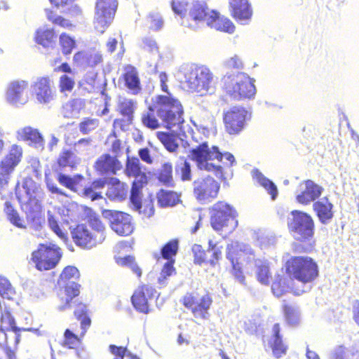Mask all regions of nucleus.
I'll list each match as a JSON object with an SVG mask.
<instances>
[{"label": "nucleus", "mask_w": 359, "mask_h": 359, "mask_svg": "<svg viewBox=\"0 0 359 359\" xmlns=\"http://www.w3.org/2000/svg\"><path fill=\"white\" fill-rule=\"evenodd\" d=\"M148 109L156 111L165 128L172 130L180 128L184 123V109L180 101L172 94L157 95L151 97Z\"/></svg>", "instance_id": "nucleus-1"}, {"label": "nucleus", "mask_w": 359, "mask_h": 359, "mask_svg": "<svg viewBox=\"0 0 359 359\" xmlns=\"http://www.w3.org/2000/svg\"><path fill=\"white\" fill-rule=\"evenodd\" d=\"M189 157L196 163L198 170L213 172L218 179L221 180L224 179L222 167L210 161L215 159L222 161L224 157L230 163L231 166L236 162L233 154L229 152L222 154L217 146L210 148L207 142H203L196 147L190 149Z\"/></svg>", "instance_id": "nucleus-2"}, {"label": "nucleus", "mask_w": 359, "mask_h": 359, "mask_svg": "<svg viewBox=\"0 0 359 359\" xmlns=\"http://www.w3.org/2000/svg\"><path fill=\"white\" fill-rule=\"evenodd\" d=\"M41 189L40 186L32 178L24 180L21 187L16 189V196L21 205L22 209L27 214V219H32L36 225H40L41 204L39 198Z\"/></svg>", "instance_id": "nucleus-3"}, {"label": "nucleus", "mask_w": 359, "mask_h": 359, "mask_svg": "<svg viewBox=\"0 0 359 359\" xmlns=\"http://www.w3.org/2000/svg\"><path fill=\"white\" fill-rule=\"evenodd\" d=\"M183 74L184 84L192 92L201 95L215 92L214 76L208 67L191 64L183 68Z\"/></svg>", "instance_id": "nucleus-4"}, {"label": "nucleus", "mask_w": 359, "mask_h": 359, "mask_svg": "<svg viewBox=\"0 0 359 359\" xmlns=\"http://www.w3.org/2000/svg\"><path fill=\"white\" fill-rule=\"evenodd\" d=\"M255 80L241 72L226 73L223 79V88L233 99L241 100L252 99L256 94Z\"/></svg>", "instance_id": "nucleus-5"}, {"label": "nucleus", "mask_w": 359, "mask_h": 359, "mask_svg": "<svg viewBox=\"0 0 359 359\" xmlns=\"http://www.w3.org/2000/svg\"><path fill=\"white\" fill-rule=\"evenodd\" d=\"M286 273L290 277L303 283H312L319 275L317 263L307 256H294L285 264Z\"/></svg>", "instance_id": "nucleus-6"}, {"label": "nucleus", "mask_w": 359, "mask_h": 359, "mask_svg": "<svg viewBox=\"0 0 359 359\" xmlns=\"http://www.w3.org/2000/svg\"><path fill=\"white\" fill-rule=\"evenodd\" d=\"M125 171L128 177L135 178L130 190V201L133 208L140 212L142 208V189L147 184L148 177L142 170L140 160L136 157L128 158Z\"/></svg>", "instance_id": "nucleus-7"}, {"label": "nucleus", "mask_w": 359, "mask_h": 359, "mask_svg": "<svg viewBox=\"0 0 359 359\" xmlns=\"http://www.w3.org/2000/svg\"><path fill=\"white\" fill-rule=\"evenodd\" d=\"M287 219L290 232L296 241L309 243L314 236L315 224L312 217L303 211L294 210Z\"/></svg>", "instance_id": "nucleus-8"}, {"label": "nucleus", "mask_w": 359, "mask_h": 359, "mask_svg": "<svg viewBox=\"0 0 359 359\" xmlns=\"http://www.w3.org/2000/svg\"><path fill=\"white\" fill-rule=\"evenodd\" d=\"M237 213L229 204L219 201L210 209V224L216 231L228 228L229 231H233L237 225L236 219Z\"/></svg>", "instance_id": "nucleus-9"}, {"label": "nucleus", "mask_w": 359, "mask_h": 359, "mask_svg": "<svg viewBox=\"0 0 359 359\" xmlns=\"http://www.w3.org/2000/svg\"><path fill=\"white\" fill-rule=\"evenodd\" d=\"M62 257L61 250L54 244H41L32 254V260L37 269L49 270L54 268Z\"/></svg>", "instance_id": "nucleus-10"}, {"label": "nucleus", "mask_w": 359, "mask_h": 359, "mask_svg": "<svg viewBox=\"0 0 359 359\" xmlns=\"http://www.w3.org/2000/svg\"><path fill=\"white\" fill-rule=\"evenodd\" d=\"M81 285L76 282H69V309H74V315L76 320L81 323V337H83L88 329L90 327L91 319L88 316V309L87 305L73 300L80 294Z\"/></svg>", "instance_id": "nucleus-11"}, {"label": "nucleus", "mask_w": 359, "mask_h": 359, "mask_svg": "<svg viewBox=\"0 0 359 359\" xmlns=\"http://www.w3.org/2000/svg\"><path fill=\"white\" fill-rule=\"evenodd\" d=\"M116 0H97L94 18L95 29L103 34L109 26L116 11Z\"/></svg>", "instance_id": "nucleus-12"}, {"label": "nucleus", "mask_w": 359, "mask_h": 359, "mask_svg": "<svg viewBox=\"0 0 359 359\" xmlns=\"http://www.w3.org/2000/svg\"><path fill=\"white\" fill-rule=\"evenodd\" d=\"M183 305L191 311L195 318L208 319V312L212 304V298L209 293L198 297L196 293H187L182 299Z\"/></svg>", "instance_id": "nucleus-13"}, {"label": "nucleus", "mask_w": 359, "mask_h": 359, "mask_svg": "<svg viewBox=\"0 0 359 359\" xmlns=\"http://www.w3.org/2000/svg\"><path fill=\"white\" fill-rule=\"evenodd\" d=\"M102 216L109 220L111 229L119 236H126L133 233L132 217L123 212L104 210Z\"/></svg>", "instance_id": "nucleus-14"}, {"label": "nucleus", "mask_w": 359, "mask_h": 359, "mask_svg": "<svg viewBox=\"0 0 359 359\" xmlns=\"http://www.w3.org/2000/svg\"><path fill=\"white\" fill-rule=\"evenodd\" d=\"M22 147L16 144L10 147L8 153L0 162V185L7 184L11 174L20 163L22 158Z\"/></svg>", "instance_id": "nucleus-15"}, {"label": "nucleus", "mask_w": 359, "mask_h": 359, "mask_svg": "<svg viewBox=\"0 0 359 359\" xmlns=\"http://www.w3.org/2000/svg\"><path fill=\"white\" fill-rule=\"evenodd\" d=\"M219 188V184L210 176L198 178L193 182L194 195L201 203H208L216 198Z\"/></svg>", "instance_id": "nucleus-16"}, {"label": "nucleus", "mask_w": 359, "mask_h": 359, "mask_svg": "<svg viewBox=\"0 0 359 359\" xmlns=\"http://www.w3.org/2000/svg\"><path fill=\"white\" fill-rule=\"evenodd\" d=\"M250 118V114L243 107H233L224 114L226 130L230 135H237L245 128V123Z\"/></svg>", "instance_id": "nucleus-17"}, {"label": "nucleus", "mask_w": 359, "mask_h": 359, "mask_svg": "<svg viewBox=\"0 0 359 359\" xmlns=\"http://www.w3.org/2000/svg\"><path fill=\"white\" fill-rule=\"evenodd\" d=\"M324 189L311 180L301 182L296 192V201L302 205H309L316 201L322 195Z\"/></svg>", "instance_id": "nucleus-18"}, {"label": "nucleus", "mask_w": 359, "mask_h": 359, "mask_svg": "<svg viewBox=\"0 0 359 359\" xmlns=\"http://www.w3.org/2000/svg\"><path fill=\"white\" fill-rule=\"evenodd\" d=\"M71 234L75 244L85 249H91L104 241L102 234H92L85 224H78Z\"/></svg>", "instance_id": "nucleus-19"}, {"label": "nucleus", "mask_w": 359, "mask_h": 359, "mask_svg": "<svg viewBox=\"0 0 359 359\" xmlns=\"http://www.w3.org/2000/svg\"><path fill=\"white\" fill-rule=\"evenodd\" d=\"M33 94L40 103L47 104L53 100L55 93L48 76L39 77L32 85Z\"/></svg>", "instance_id": "nucleus-20"}, {"label": "nucleus", "mask_w": 359, "mask_h": 359, "mask_svg": "<svg viewBox=\"0 0 359 359\" xmlns=\"http://www.w3.org/2000/svg\"><path fill=\"white\" fill-rule=\"evenodd\" d=\"M231 16L241 25H248L252 15V9L248 0H229Z\"/></svg>", "instance_id": "nucleus-21"}, {"label": "nucleus", "mask_w": 359, "mask_h": 359, "mask_svg": "<svg viewBox=\"0 0 359 359\" xmlns=\"http://www.w3.org/2000/svg\"><path fill=\"white\" fill-rule=\"evenodd\" d=\"M210 15V11H209L205 1H194L189 9V17L191 20L194 22V24H192L188 21L187 22L183 21L182 25L184 26L190 27L194 30H196L198 28L197 24L203 21L207 22Z\"/></svg>", "instance_id": "nucleus-22"}, {"label": "nucleus", "mask_w": 359, "mask_h": 359, "mask_svg": "<svg viewBox=\"0 0 359 359\" xmlns=\"http://www.w3.org/2000/svg\"><path fill=\"white\" fill-rule=\"evenodd\" d=\"M27 86L28 84L25 81H13L11 82L6 90V100L14 105L25 104L28 100L25 93Z\"/></svg>", "instance_id": "nucleus-23"}, {"label": "nucleus", "mask_w": 359, "mask_h": 359, "mask_svg": "<svg viewBox=\"0 0 359 359\" xmlns=\"http://www.w3.org/2000/svg\"><path fill=\"white\" fill-rule=\"evenodd\" d=\"M333 208V204L330 202L327 196L320 198L313 204V211L318 220L321 224L325 225L328 224L334 217Z\"/></svg>", "instance_id": "nucleus-24"}, {"label": "nucleus", "mask_w": 359, "mask_h": 359, "mask_svg": "<svg viewBox=\"0 0 359 359\" xmlns=\"http://www.w3.org/2000/svg\"><path fill=\"white\" fill-rule=\"evenodd\" d=\"M17 138L22 141H29L38 149H43L45 140L39 131L30 126H26L17 131Z\"/></svg>", "instance_id": "nucleus-25"}, {"label": "nucleus", "mask_w": 359, "mask_h": 359, "mask_svg": "<svg viewBox=\"0 0 359 359\" xmlns=\"http://www.w3.org/2000/svg\"><path fill=\"white\" fill-rule=\"evenodd\" d=\"M102 61V55L98 52L79 51L73 57V62L77 67L86 68L94 67Z\"/></svg>", "instance_id": "nucleus-26"}, {"label": "nucleus", "mask_w": 359, "mask_h": 359, "mask_svg": "<svg viewBox=\"0 0 359 359\" xmlns=\"http://www.w3.org/2000/svg\"><path fill=\"white\" fill-rule=\"evenodd\" d=\"M83 180V175L81 174L74 175L73 177L69 175V189L81 193L86 197L90 198L91 201H97L102 198L101 193L95 191L93 187L83 188L80 185V182Z\"/></svg>", "instance_id": "nucleus-27"}, {"label": "nucleus", "mask_w": 359, "mask_h": 359, "mask_svg": "<svg viewBox=\"0 0 359 359\" xmlns=\"http://www.w3.org/2000/svg\"><path fill=\"white\" fill-rule=\"evenodd\" d=\"M95 168L103 174H116L118 170L121 169L122 165L116 157L106 154L96 161Z\"/></svg>", "instance_id": "nucleus-28"}, {"label": "nucleus", "mask_w": 359, "mask_h": 359, "mask_svg": "<svg viewBox=\"0 0 359 359\" xmlns=\"http://www.w3.org/2000/svg\"><path fill=\"white\" fill-rule=\"evenodd\" d=\"M206 24L211 28L229 34H232L235 30V26L229 19L220 17L219 13L213 10L210 11V15Z\"/></svg>", "instance_id": "nucleus-29"}, {"label": "nucleus", "mask_w": 359, "mask_h": 359, "mask_svg": "<svg viewBox=\"0 0 359 359\" xmlns=\"http://www.w3.org/2000/svg\"><path fill=\"white\" fill-rule=\"evenodd\" d=\"M156 137L169 152H175L179 148L181 140V133L179 129L177 128L175 131L171 132H157Z\"/></svg>", "instance_id": "nucleus-30"}, {"label": "nucleus", "mask_w": 359, "mask_h": 359, "mask_svg": "<svg viewBox=\"0 0 359 359\" xmlns=\"http://www.w3.org/2000/svg\"><path fill=\"white\" fill-rule=\"evenodd\" d=\"M135 102L130 99L121 98L119 100L118 109L120 113L126 117V120L116 119L114 122L115 127H120L124 130L123 122H126L127 125L131 123L133 118Z\"/></svg>", "instance_id": "nucleus-31"}, {"label": "nucleus", "mask_w": 359, "mask_h": 359, "mask_svg": "<svg viewBox=\"0 0 359 359\" xmlns=\"http://www.w3.org/2000/svg\"><path fill=\"white\" fill-rule=\"evenodd\" d=\"M128 187L117 178L110 179L109 184L106 193L107 196L111 201H121L126 198Z\"/></svg>", "instance_id": "nucleus-32"}, {"label": "nucleus", "mask_w": 359, "mask_h": 359, "mask_svg": "<svg viewBox=\"0 0 359 359\" xmlns=\"http://www.w3.org/2000/svg\"><path fill=\"white\" fill-rule=\"evenodd\" d=\"M293 277L285 276V275L278 274L275 276V280L271 285V291L273 294L279 297L283 294L290 292L292 289Z\"/></svg>", "instance_id": "nucleus-33"}, {"label": "nucleus", "mask_w": 359, "mask_h": 359, "mask_svg": "<svg viewBox=\"0 0 359 359\" xmlns=\"http://www.w3.org/2000/svg\"><path fill=\"white\" fill-rule=\"evenodd\" d=\"M280 328L278 323H275L272 328L273 336L269 341L273 355L277 358H280L286 353L287 347L283 344L282 336L280 335Z\"/></svg>", "instance_id": "nucleus-34"}, {"label": "nucleus", "mask_w": 359, "mask_h": 359, "mask_svg": "<svg viewBox=\"0 0 359 359\" xmlns=\"http://www.w3.org/2000/svg\"><path fill=\"white\" fill-rule=\"evenodd\" d=\"M61 58L60 57H56L53 60L50 61V65L53 67V72H64L65 74L62 75L60 79L59 82V90L61 93H64L66 96V91L67 90V63L62 62L61 63Z\"/></svg>", "instance_id": "nucleus-35"}, {"label": "nucleus", "mask_w": 359, "mask_h": 359, "mask_svg": "<svg viewBox=\"0 0 359 359\" xmlns=\"http://www.w3.org/2000/svg\"><path fill=\"white\" fill-rule=\"evenodd\" d=\"M252 175L254 180L263 187L271 195V199L275 200L278 196V189L276 184L269 178L266 177L258 169L252 170Z\"/></svg>", "instance_id": "nucleus-36"}, {"label": "nucleus", "mask_w": 359, "mask_h": 359, "mask_svg": "<svg viewBox=\"0 0 359 359\" xmlns=\"http://www.w3.org/2000/svg\"><path fill=\"white\" fill-rule=\"evenodd\" d=\"M157 202L160 207H172L180 201L176 192L161 189L157 194Z\"/></svg>", "instance_id": "nucleus-37"}, {"label": "nucleus", "mask_w": 359, "mask_h": 359, "mask_svg": "<svg viewBox=\"0 0 359 359\" xmlns=\"http://www.w3.org/2000/svg\"><path fill=\"white\" fill-rule=\"evenodd\" d=\"M255 264L257 268V280L263 285H269L271 273L269 263L266 260L255 259Z\"/></svg>", "instance_id": "nucleus-38"}, {"label": "nucleus", "mask_w": 359, "mask_h": 359, "mask_svg": "<svg viewBox=\"0 0 359 359\" xmlns=\"http://www.w3.org/2000/svg\"><path fill=\"white\" fill-rule=\"evenodd\" d=\"M4 211L7 219L13 225L21 229L27 228L25 219L20 216L18 212L13 208L10 203H5Z\"/></svg>", "instance_id": "nucleus-39"}, {"label": "nucleus", "mask_w": 359, "mask_h": 359, "mask_svg": "<svg viewBox=\"0 0 359 359\" xmlns=\"http://www.w3.org/2000/svg\"><path fill=\"white\" fill-rule=\"evenodd\" d=\"M54 31L52 29L46 27L39 28L36 31L35 39L37 43L41 45L44 48H49L54 43Z\"/></svg>", "instance_id": "nucleus-40"}, {"label": "nucleus", "mask_w": 359, "mask_h": 359, "mask_svg": "<svg viewBox=\"0 0 359 359\" xmlns=\"http://www.w3.org/2000/svg\"><path fill=\"white\" fill-rule=\"evenodd\" d=\"M175 174L182 181L191 180V167L189 162L184 158H180L175 164Z\"/></svg>", "instance_id": "nucleus-41"}, {"label": "nucleus", "mask_w": 359, "mask_h": 359, "mask_svg": "<svg viewBox=\"0 0 359 359\" xmlns=\"http://www.w3.org/2000/svg\"><path fill=\"white\" fill-rule=\"evenodd\" d=\"M148 299L140 290L134 292L131 297V302L135 309L143 313L149 312Z\"/></svg>", "instance_id": "nucleus-42"}, {"label": "nucleus", "mask_w": 359, "mask_h": 359, "mask_svg": "<svg viewBox=\"0 0 359 359\" xmlns=\"http://www.w3.org/2000/svg\"><path fill=\"white\" fill-rule=\"evenodd\" d=\"M67 166V151L63 149V151L59 157L57 163L55 165V170L58 173L60 183L67 187V176L62 174V171Z\"/></svg>", "instance_id": "nucleus-43"}, {"label": "nucleus", "mask_w": 359, "mask_h": 359, "mask_svg": "<svg viewBox=\"0 0 359 359\" xmlns=\"http://www.w3.org/2000/svg\"><path fill=\"white\" fill-rule=\"evenodd\" d=\"M158 180L168 187H174L175 182L172 177V165L170 163H165L163 164Z\"/></svg>", "instance_id": "nucleus-44"}, {"label": "nucleus", "mask_w": 359, "mask_h": 359, "mask_svg": "<svg viewBox=\"0 0 359 359\" xmlns=\"http://www.w3.org/2000/svg\"><path fill=\"white\" fill-rule=\"evenodd\" d=\"M125 84L126 87L137 93L140 90V79L137 72L134 67H130L124 74Z\"/></svg>", "instance_id": "nucleus-45"}, {"label": "nucleus", "mask_w": 359, "mask_h": 359, "mask_svg": "<svg viewBox=\"0 0 359 359\" xmlns=\"http://www.w3.org/2000/svg\"><path fill=\"white\" fill-rule=\"evenodd\" d=\"M88 221L92 229L95 231L94 235L102 234L105 239L104 226L99 219V217L96 215L92 209H88L86 211Z\"/></svg>", "instance_id": "nucleus-46"}, {"label": "nucleus", "mask_w": 359, "mask_h": 359, "mask_svg": "<svg viewBox=\"0 0 359 359\" xmlns=\"http://www.w3.org/2000/svg\"><path fill=\"white\" fill-rule=\"evenodd\" d=\"M175 260L167 261L161 270L158 278V283L160 287H165L168 284V278L173 273H175V269L173 266Z\"/></svg>", "instance_id": "nucleus-47"}, {"label": "nucleus", "mask_w": 359, "mask_h": 359, "mask_svg": "<svg viewBox=\"0 0 359 359\" xmlns=\"http://www.w3.org/2000/svg\"><path fill=\"white\" fill-rule=\"evenodd\" d=\"M178 247V240H172L162 247L161 250V255L163 259H168V261L173 260L172 257L177 254Z\"/></svg>", "instance_id": "nucleus-48"}, {"label": "nucleus", "mask_w": 359, "mask_h": 359, "mask_svg": "<svg viewBox=\"0 0 359 359\" xmlns=\"http://www.w3.org/2000/svg\"><path fill=\"white\" fill-rule=\"evenodd\" d=\"M83 22V15L81 7L77 4L69 5V28L76 23Z\"/></svg>", "instance_id": "nucleus-49"}, {"label": "nucleus", "mask_w": 359, "mask_h": 359, "mask_svg": "<svg viewBox=\"0 0 359 359\" xmlns=\"http://www.w3.org/2000/svg\"><path fill=\"white\" fill-rule=\"evenodd\" d=\"M0 330L2 332L11 330L14 332L18 330V327L15 326V320L8 311L5 309L1 310V327Z\"/></svg>", "instance_id": "nucleus-50"}, {"label": "nucleus", "mask_w": 359, "mask_h": 359, "mask_svg": "<svg viewBox=\"0 0 359 359\" xmlns=\"http://www.w3.org/2000/svg\"><path fill=\"white\" fill-rule=\"evenodd\" d=\"M284 313L288 325L295 326L299 320V311L297 307L292 305L284 306Z\"/></svg>", "instance_id": "nucleus-51"}, {"label": "nucleus", "mask_w": 359, "mask_h": 359, "mask_svg": "<svg viewBox=\"0 0 359 359\" xmlns=\"http://www.w3.org/2000/svg\"><path fill=\"white\" fill-rule=\"evenodd\" d=\"M155 114L156 111H151L149 109L147 112L142 114V122L145 127L151 130H155L160 127L161 124L155 116Z\"/></svg>", "instance_id": "nucleus-52"}, {"label": "nucleus", "mask_w": 359, "mask_h": 359, "mask_svg": "<svg viewBox=\"0 0 359 359\" xmlns=\"http://www.w3.org/2000/svg\"><path fill=\"white\" fill-rule=\"evenodd\" d=\"M118 265L128 266L131 269L134 273L137 276H141L142 271L135 262V257L131 255H128L124 257H118L116 259Z\"/></svg>", "instance_id": "nucleus-53"}, {"label": "nucleus", "mask_w": 359, "mask_h": 359, "mask_svg": "<svg viewBox=\"0 0 359 359\" xmlns=\"http://www.w3.org/2000/svg\"><path fill=\"white\" fill-rule=\"evenodd\" d=\"M69 349H73L72 353L79 358L84 359L85 356L83 355L84 351L83 350L79 351L77 347L81 344V338L76 335L72 331L69 330Z\"/></svg>", "instance_id": "nucleus-54"}, {"label": "nucleus", "mask_w": 359, "mask_h": 359, "mask_svg": "<svg viewBox=\"0 0 359 359\" xmlns=\"http://www.w3.org/2000/svg\"><path fill=\"white\" fill-rule=\"evenodd\" d=\"M99 120L97 118H84L79 123V130L83 135H86L98 127Z\"/></svg>", "instance_id": "nucleus-55"}, {"label": "nucleus", "mask_w": 359, "mask_h": 359, "mask_svg": "<svg viewBox=\"0 0 359 359\" xmlns=\"http://www.w3.org/2000/svg\"><path fill=\"white\" fill-rule=\"evenodd\" d=\"M15 294V291L10 282L4 277H0V295L3 298L11 299Z\"/></svg>", "instance_id": "nucleus-56"}, {"label": "nucleus", "mask_w": 359, "mask_h": 359, "mask_svg": "<svg viewBox=\"0 0 359 359\" xmlns=\"http://www.w3.org/2000/svg\"><path fill=\"white\" fill-rule=\"evenodd\" d=\"M192 252L194 256V263L201 265L206 261L205 252L201 245L194 244L192 247Z\"/></svg>", "instance_id": "nucleus-57"}, {"label": "nucleus", "mask_w": 359, "mask_h": 359, "mask_svg": "<svg viewBox=\"0 0 359 359\" xmlns=\"http://www.w3.org/2000/svg\"><path fill=\"white\" fill-rule=\"evenodd\" d=\"M148 20L150 22L149 27L153 30L158 31L163 27V20L158 13H150Z\"/></svg>", "instance_id": "nucleus-58"}, {"label": "nucleus", "mask_w": 359, "mask_h": 359, "mask_svg": "<svg viewBox=\"0 0 359 359\" xmlns=\"http://www.w3.org/2000/svg\"><path fill=\"white\" fill-rule=\"evenodd\" d=\"M48 220L50 229L55 233V234L57 235L58 237H60V238L63 239L65 241L67 238L65 233L60 229L58 222L55 219V218L53 215H50L49 212Z\"/></svg>", "instance_id": "nucleus-59"}, {"label": "nucleus", "mask_w": 359, "mask_h": 359, "mask_svg": "<svg viewBox=\"0 0 359 359\" xmlns=\"http://www.w3.org/2000/svg\"><path fill=\"white\" fill-rule=\"evenodd\" d=\"M237 250L233 244H229L226 247V257L231 262V266L239 264L237 258Z\"/></svg>", "instance_id": "nucleus-60"}, {"label": "nucleus", "mask_w": 359, "mask_h": 359, "mask_svg": "<svg viewBox=\"0 0 359 359\" xmlns=\"http://www.w3.org/2000/svg\"><path fill=\"white\" fill-rule=\"evenodd\" d=\"M188 4L184 1H176L172 0L171 2V7L172 11L181 17H182L184 12L187 11Z\"/></svg>", "instance_id": "nucleus-61"}, {"label": "nucleus", "mask_w": 359, "mask_h": 359, "mask_svg": "<svg viewBox=\"0 0 359 359\" xmlns=\"http://www.w3.org/2000/svg\"><path fill=\"white\" fill-rule=\"evenodd\" d=\"M109 350L111 354L116 356L115 358L119 359H123L128 352L126 347L118 346L114 344L109 345Z\"/></svg>", "instance_id": "nucleus-62"}, {"label": "nucleus", "mask_w": 359, "mask_h": 359, "mask_svg": "<svg viewBox=\"0 0 359 359\" xmlns=\"http://www.w3.org/2000/svg\"><path fill=\"white\" fill-rule=\"evenodd\" d=\"M224 65L227 68H233L240 69L243 68V62L240 57L237 55L230 57L224 61Z\"/></svg>", "instance_id": "nucleus-63"}, {"label": "nucleus", "mask_w": 359, "mask_h": 359, "mask_svg": "<svg viewBox=\"0 0 359 359\" xmlns=\"http://www.w3.org/2000/svg\"><path fill=\"white\" fill-rule=\"evenodd\" d=\"M332 359H348V353L343 346L336 348L332 353Z\"/></svg>", "instance_id": "nucleus-64"}]
</instances>
